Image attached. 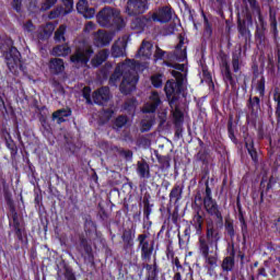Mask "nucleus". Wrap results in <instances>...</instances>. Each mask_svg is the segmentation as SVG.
Instances as JSON below:
<instances>
[{
    "label": "nucleus",
    "instance_id": "34",
    "mask_svg": "<svg viewBox=\"0 0 280 280\" xmlns=\"http://www.w3.org/2000/svg\"><path fill=\"white\" fill-rule=\"evenodd\" d=\"M269 25L273 38H277L279 36V23L277 22V11L272 7H269Z\"/></svg>",
    "mask_w": 280,
    "mask_h": 280
},
{
    "label": "nucleus",
    "instance_id": "64",
    "mask_svg": "<svg viewBox=\"0 0 280 280\" xmlns=\"http://www.w3.org/2000/svg\"><path fill=\"white\" fill-rule=\"evenodd\" d=\"M82 15L84 19H93L95 16V8H86L85 11H83Z\"/></svg>",
    "mask_w": 280,
    "mask_h": 280
},
{
    "label": "nucleus",
    "instance_id": "18",
    "mask_svg": "<svg viewBox=\"0 0 280 280\" xmlns=\"http://www.w3.org/2000/svg\"><path fill=\"white\" fill-rule=\"evenodd\" d=\"M1 132L5 143V148L9 149L11 159L12 161H14L19 155V147L16 145V142H14V139H12V135H10V131H8V129L3 128Z\"/></svg>",
    "mask_w": 280,
    "mask_h": 280
},
{
    "label": "nucleus",
    "instance_id": "37",
    "mask_svg": "<svg viewBox=\"0 0 280 280\" xmlns=\"http://www.w3.org/2000/svg\"><path fill=\"white\" fill-rule=\"evenodd\" d=\"M190 224L194 226L196 235H202V225L205 224V219L202 218V214H200L199 210L192 215Z\"/></svg>",
    "mask_w": 280,
    "mask_h": 280
},
{
    "label": "nucleus",
    "instance_id": "49",
    "mask_svg": "<svg viewBox=\"0 0 280 280\" xmlns=\"http://www.w3.org/2000/svg\"><path fill=\"white\" fill-rule=\"evenodd\" d=\"M273 102L276 103V119L278 121V124H280V92L279 91H275L273 92Z\"/></svg>",
    "mask_w": 280,
    "mask_h": 280
},
{
    "label": "nucleus",
    "instance_id": "40",
    "mask_svg": "<svg viewBox=\"0 0 280 280\" xmlns=\"http://www.w3.org/2000/svg\"><path fill=\"white\" fill-rule=\"evenodd\" d=\"M68 54H71V48L67 44L55 46L51 51V56L57 58H67Z\"/></svg>",
    "mask_w": 280,
    "mask_h": 280
},
{
    "label": "nucleus",
    "instance_id": "46",
    "mask_svg": "<svg viewBox=\"0 0 280 280\" xmlns=\"http://www.w3.org/2000/svg\"><path fill=\"white\" fill-rule=\"evenodd\" d=\"M153 89H163V74L156 73L150 77Z\"/></svg>",
    "mask_w": 280,
    "mask_h": 280
},
{
    "label": "nucleus",
    "instance_id": "38",
    "mask_svg": "<svg viewBox=\"0 0 280 280\" xmlns=\"http://www.w3.org/2000/svg\"><path fill=\"white\" fill-rule=\"evenodd\" d=\"M79 246L84 250L89 261H94L95 256L93 255V246L91 245V243H89V240H86V237H80Z\"/></svg>",
    "mask_w": 280,
    "mask_h": 280
},
{
    "label": "nucleus",
    "instance_id": "43",
    "mask_svg": "<svg viewBox=\"0 0 280 280\" xmlns=\"http://www.w3.org/2000/svg\"><path fill=\"white\" fill-rule=\"evenodd\" d=\"M138 105L139 101H137L136 97H130L125 101L122 108L126 110V113H128V115H135Z\"/></svg>",
    "mask_w": 280,
    "mask_h": 280
},
{
    "label": "nucleus",
    "instance_id": "56",
    "mask_svg": "<svg viewBox=\"0 0 280 280\" xmlns=\"http://www.w3.org/2000/svg\"><path fill=\"white\" fill-rule=\"evenodd\" d=\"M82 96L85 98L86 104L92 106L93 100L91 98V86H84L83 88Z\"/></svg>",
    "mask_w": 280,
    "mask_h": 280
},
{
    "label": "nucleus",
    "instance_id": "47",
    "mask_svg": "<svg viewBox=\"0 0 280 280\" xmlns=\"http://www.w3.org/2000/svg\"><path fill=\"white\" fill-rule=\"evenodd\" d=\"M223 226L225 229V233L230 236V240H234L235 238V225L233 224V221L226 220L224 222V219H223Z\"/></svg>",
    "mask_w": 280,
    "mask_h": 280
},
{
    "label": "nucleus",
    "instance_id": "13",
    "mask_svg": "<svg viewBox=\"0 0 280 280\" xmlns=\"http://www.w3.org/2000/svg\"><path fill=\"white\" fill-rule=\"evenodd\" d=\"M221 75L225 86L237 89V79H235V74L231 71V63L226 59H222L221 61Z\"/></svg>",
    "mask_w": 280,
    "mask_h": 280
},
{
    "label": "nucleus",
    "instance_id": "57",
    "mask_svg": "<svg viewBox=\"0 0 280 280\" xmlns=\"http://www.w3.org/2000/svg\"><path fill=\"white\" fill-rule=\"evenodd\" d=\"M201 71L205 82H213V77L211 75V72H209V67L201 66Z\"/></svg>",
    "mask_w": 280,
    "mask_h": 280
},
{
    "label": "nucleus",
    "instance_id": "2",
    "mask_svg": "<svg viewBox=\"0 0 280 280\" xmlns=\"http://www.w3.org/2000/svg\"><path fill=\"white\" fill-rule=\"evenodd\" d=\"M172 69L171 75H173L174 79L167 80L164 85V92L166 95V98L168 100L170 106L173 104H176L178 100H180V95H183V92L185 91V81L187 80V71L185 70L184 63H172L170 65Z\"/></svg>",
    "mask_w": 280,
    "mask_h": 280
},
{
    "label": "nucleus",
    "instance_id": "54",
    "mask_svg": "<svg viewBox=\"0 0 280 280\" xmlns=\"http://www.w3.org/2000/svg\"><path fill=\"white\" fill-rule=\"evenodd\" d=\"M173 117H174L175 128H178V126H183L185 115L179 109L175 110V113L173 114Z\"/></svg>",
    "mask_w": 280,
    "mask_h": 280
},
{
    "label": "nucleus",
    "instance_id": "62",
    "mask_svg": "<svg viewBox=\"0 0 280 280\" xmlns=\"http://www.w3.org/2000/svg\"><path fill=\"white\" fill-rule=\"evenodd\" d=\"M145 48L148 49V51H150V43L144 40V42H142V44L138 50V56H142V57L148 56V52H145Z\"/></svg>",
    "mask_w": 280,
    "mask_h": 280
},
{
    "label": "nucleus",
    "instance_id": "26",
    "mask_svg": "<svg viewBox=\"0 0 280 280\" xmlns=\"http://www.w3.org/2000/svg\"><path fill=\"white\" fill-rule=\"evenodd\" d=\"M63 270V271H62ZM57 273V280H78L73 267L69 264H63V269Z\"/></svg>",
    "mask_w": 280,
    "mask_h": 280
},
{
    "label": "nucleus",
    "instance_id": "53",
    "mask_svg": "<svg viewBox=\"0 0 280 280\" xmlns=\"http://www.w3.org/2000/svg\"><path fill=\"white\" fill-rule=\"evenodd\" d=\"M97 229V225L95 222H93V219H91V215H89L84 221V231L85 233H93V230Z\"/></svg>",
    "mask_w": 280,
    "mask_h": 280
},
{
    "label": "nucleus",
    "instance_id": "8",
    "mask_svg": "<svg viewBox=\"0 0 280 280\" xmlns=\"http://www.w3.org/2000/svg\"><path fill=\"white\" fill-rule=\"evenodd\" d=\"M7 67L13 75H19V70L23 71V61H21V51L14 46L9 48L4 55Z\"/></svg>",
    "mask_w": 280,
    "mask_h": 280
},
{
    "label": "nucleus",
    "instance_id": "44",
    "mask_svg": "<svg viewBox=\"0 0 280 280\" xmlns=\"http://www.w3.org/2000/svg\"><path fill=\"white\" fill-rule=\"evenodd\" d=\"M158 159V163L162 166L163 170H170L171 167V162H172V156L171 155H161L159 153L155 154Z\"/></svg>",
    "mask_w": 280,
    "mask_h": 280
},
{
    "label": "nucleus",
    "instance_id": "51",
    "mask_svg": "<svg viewBox=\"0 0 280 280\" xmlns=\"http://www.w3.org/2000/svg\"><path fill=\"white\" fill-rule=\"evenodd\" d=\"M13 233L18 240V242H21L23 244V242H25V240H27V230L25 228H20L18 230H13Z\"/></svg>",
    "mask_w": 280,
    "mask_h": 280
},
{
    "label": "nucleus",
    "instance_id": "1",
    "mask_svg": "<svg viewBox=\"0 0 280 280\" xmlns=\"http://www.w3.org/2000/svg\"><path fill=\"white\" fill-rule=\"evenodd\" d=\"M223 229L224 221L208 219L206 220V233L198 237L199 255L210 268H215L218 266V254L213 253L211 248L218 250V246L220 245V242H222Z\"/></svg>",
    "mask_w": 280,
    "mask_h": 280
},
{
    "label": "nucleus",
    "instance_id": "55",
    "mask_svg": "<svg viewBox=\"0 0 280 280\" xmlns=\"http://www.w3.org/2000/svg\"><path fill=\"white\" fill-rule=\"evenodd\" d=\"M126 124H128V116H125V115H120V116L116 117V119L114 121V126L116 128H124V126H126Z\"/></svg>",
    "mask_w": 280,
    "mask_h": 280
},
{
    "label": "nucleus",
    "instance_id": "36",
    "mask_svg": "<svg viewBox=\"0 0 280 280\" xmlns=\"http://www.w3.org/2000/svg\"><path fill=\"white\" fill-rule=\"evenodd\" d=\"M71 115H73V110H71V107L61 108L52 113V119H57L58 124H65V121H67L65 117H71Z\"/></svg>",
    "mask_w": 280,
    "mask_h": 280
},
{
    "label": "nucleus",
    "instance_id": "63",
    "mask_svg": "<svg viewBox=\"0 0 280 280\" xmlns=\"http://www.w3.org/2000/svg\"><path fill=\"white\" fill-rule=\"evenodd\" d=\"M152 207H154V205H147V206H143V217H144V220H150V215L152 214Z\"/></svg>",
    "mask_w": 280,
    "mask_h": 280
},
{
    "label": "nucleus",
    "instance_id": "17",
    "mask_svg": "<svg viewBox=\"0 0 280 280\" xmlns=\"http://www.w3.org/2000/svg\"><path fill=\"white\" fill-rule=\"evenodd\" d=\"M92 100L97 106H104L110 100V89L108 86H102L92 94Z\"/></svg>",
    "mask_w": 280,
    "mask_h": 280
},
{
    "label": "nucleus",
    "instance_id": "9",
    "mask_svg": "<svg viewBox=\"0 0 280 280\" xmlns=\"http://www.w3.org/2000/svg\"><path fill=\"white\" fill-rule=\"evenodd\" d=\"M138 250L142 261H150L154 253V241L148 240V234H139L137 237Z\"/></svg>",
    "mask_w": 280,
    "mask_h": 280
},
{
    "label": "nucleus",
    "instance_id": "12",
    "mask_svg": "<svg viewBox=\"0 0 280 280\" xmlns=\"http://www.w3.org/2000/svg\"><path fill=\"white\" fill-rule=\"evenodd\" d=\"M150 0H127L126 14L128 16H139L150 10Z\"/></svg>",
    "mask_w": 280,
    "mask_h": 280
},
{
    "label": "nucleus",
    "instance_id": "42",
    "mask_svg": "<svg viewBox=\"0 0 280 280\" xmlns=\"http://www.w3.org/2000/svg\"><path fill=\"white\" fill-rule=\"evenodd\" d=\"M236 128L237 127L233 125V115H230L228 119V137L230 141H232V143H234L235 145L240 143V141L237 140V137L235 136Z\"/></svg>",
    "mask_w": 280,
    "mask_h": 280
},
{
    "label": "nucleus",
    "instance_id": "7",
    "mask_svg": "<svg viewBox=\"0 0 280 280\" xmlns=\"http://www.w3.org/2000/svg\"><path fill=\"white\" fill-rule=\"evenodd\" d=\"M93 54H95L93 46L86 40H81L75 46L74 52L70 56V62L75 65V67H86L91 62Z\"/></svg>",
    "mask_w": 280,
    "mask_h": 280
},
{
    "label": "nucleus",
    "instance_id": "22",
    "mask_svg": "<svg viewBox=\"0 0 280 280\" xmlns=\"http://www.w3.org/2000/svg\"><path fill=\"white\" fill-rule=\"evenodd\" d=\"M0 194L3 195V198L8 207L14 206V199L12 198V190H10V184L4 177H0Z\"/></svg>",
    "mask_w": 280,
    "mask_h": 280
},
{
    "label": "nucleus",
    "instance_id": "27",
    "mask_svg": "<svg viewBox=\"0 0 280 280\" xmlns=\"http://www.w3.org/2000/svg\"><path fill=\"white\" fill-rule=\"evenodd\" d=\"M137 174L139 178L149 179L152 178V174L150 173V164L145 160H141L137 162Z\"/></svg>",
    "mask_w": 280,
    "mask_h": 280
},
{
    "label": "nucleus",
    "instance_id": "35",
    "mask_svg": "<svg viewBox=\"0 0 280 280\" xmlns=\"http://www.w3.org/2000/svg\"><path fill=\"white\" fill-rule=\"evenodd\" d=\"M94 44L96 47H106V45L110 44V35L104 31H97L94 36Z\"/></svg>",
    "mask_w": 280,
    "mask_h": 280
},
{
    "label": "nucleus",
    "instance_id": "16",
    "mask_svg": "<svg viewBox=\"0 0 280 280\" xmlns=\"http://www.w3.org/2000/svg\"><path fill=\"white\" fill-rule=\"evenodd\" d=\"M244 143H245V150H247V153L249 154L253 164L259 165V153L257 152V149L255 148V139L250 135L244 136Z\"/></svg>",
    "mask_w": 280,
    "mask_h": 280
},
{
    "label": "nucleus",
    "instance_id": "3",
    "mask_svg": "<svg viewBox=\"0 0 280 280\" xmlns=\"http://www.w3.org/2000/svg\"><path fill=\"white\" fill-rule=\"evenodd\" d=\"M119 82H121L119 86L120 93H122V95H130V93L137 89L139 75H137L130 66L120 63L115 68L114 73L109 77V84L112 86H117V83Z\"/></svg>",
    "mask_w": 280,
    "mask_h": 280
},
{
    "label": "nucleus",
    "instance_id": "19",
    "mask_svg": "<svg viewBox=\"0 0 280 280\" xmlns=\"http://www.w3.org/2000/svg\"><path fill=\"white\" fill-rule=\"evenodd\" d=\"M236 208L238 210V222H241L243 244H246V240L248 237V223H246V219L244 218V211L242 210V201L240 200V196L236 198Z\"/></svg>",
    "mask_w": 280,
    "mask_h": 280
},
{
    "label": "nucleus",
    "instance_id": "60",
    "mask_svg": "<svg viewBox=\"0 0 280 280\" xmlns=\"http://www.w3.org/2000/svg\"><path fill=\"white\" fill-rule=\"evenodd\" d=\"M97 215L102 220V222H106L108 220V212H106V209L103 207L102 203H98V213Z\"/></svg>",
    "mask_w": 280,
    "mask_h": 280
},
{
    "label": "nucleus",
    "instance_id": "59",
    "mask_svg": "<svg viewBox=\"0 0 280 280\" xmlns=\"http://www.w3.org/2000/svg\"><path fill=\"white\" fill-rule=\"evenodd\" d=\"M112 56L114 58H121V56H124V48H121L120 46H118L117 44H115L112 47Z\"/></svg>",
    "mask_w": 280,
    "mask_h": 280
},
{
    "label": "nucleus",
    "instance_id": "10",
    "mask_svg": "<svg viewBox=\"0 0 280 280\" xmlns=\"http://www.w3.org/2000/svg\"><path fill=\"white\" fill-rule=\"evenodd\" d=\"M250 27H253V13L247 11L244 14V18H237V32L238 36L248 43L250 38H253V34L250 33Z\"/></svg>",
    "mask_w": 280,
    "mask_h": 280
},
{
    "label": "nucleus",
    "instance_id": "39",
    "mask_svg": "<svg viewBox=\"0 0 280 280\" xmlns=\"http://www.w3.org/2000/svg\"><path fill=\"white\" fill-rule=\"evenodd\" d=\"M201 16L203 19V38L210 40L211 36H213V23L209 21L205 11H201Z\"/></svg>",
    "mask_w": 280,
    "mask_h": 280
},
{
    "label": "nucleus",
    "instance_id": "58",
    "mask_svg": "<svg viewBox=\"0 0 280 280\" xmlns=\"http://www.w3.org/2000/svg\"><path fill=\"white\" fill-rule=\"evenodd\" d=\"M89 8V1L86 0H80L77 3V12H79V14H83V12H86Z\"/></svg>",
    "mask_w": 280,
    "mask_h": 280
},
{
    "label": "nucleus",
    "instance_id": "31",
    "mask_svg": "<svg viewBox=\"0 0 280 280\" xmlns=\"http://www.w3.org/2000/svg\"><path fill=\"white\" fill-rule=\"evenodd\" d=\"M185 189L184 185L175 184L168 195L170 202H174V205H178L180 200H183V190Z\"/></svg>",
    "mask_w": 280,
    "mask_h": 280
},
{
    "label": "nucleus",
    "instance_id": "28",
    "mask_svg": "<svg viewBox=\"0 0 280 280\" xmlns=\"http://www.w3.org/2000/svg\"><path fill=\"white\" fill-rule=\"evenodd\" d=\"M277 185V178L270 176L269 180L262 177L260 180V202H264V194H268L269 189H272Z\"/></svg>",
    "mask_w": 280,
    "mask_h": 280
},
{
    "label": "nucleus",
    "instance_id": "15",
    "mask_svg": "<svg viewBox=\"0 0 280 280\" xmlns=\"http://www.w3.org/2000/svg\"><path fill=\"white\" fill-rule=\"evenodd\" d=\"M150 23H152L150 13H148L147 15L136 16L131 20L130 30H133L138 34H141V32H144L145 27H148Z\"/></svg>",
    "mask_w": 280,
    "mask_h": 280
},
{
    "label": "nucleus",
    "instance_id": "6",
    "mask_svg": "<svg viewBox=\"0 0 280 280\" xmlns=\"http://www.w3.org/2000/svg\"><path fill=\"white\" fill-rule=\"evenodd\" d=\"M205 196H203V209L210 218L214 219V222H224V215H222V207L218 205V200L213 199V192L209 186V178L205 182Z\"/></svg>",
    "mask_w": 280,
    "mask_h": 280
},
{
    "label": "nucleus",
    "instance_id": "25",
    "mask_svg": "<svg viewBox=\"0 0 280 280\" xmlns=\"http://www.w3.org/2000/svg\"><path fill=\"white\" fill-rule=\"evenodd\" d=\"M48 69L52 75H60L65 71V60L60 58H51L48 63Z\"/></svg>",
    "mask_w": 280,
    "mask_h": 280
},
{
    "label": "nucleus",
    "instance_id": "48",
    "mask_svg": "<svg viewBox=\"0 0 280 280\" xmlns=\"http://www.w3.org/2000/svg\"><path fill=\"white\" fill-rule=\"evenodd\" d=\"M171 262L173 266L174 275H177V272H179V275H183V272H185V267H183L178 257L173 258Z\"/></svg>",
    "mask_w": 280,
    "mask_h": 280
},
{
    "label": "nucleus",
    "instance_id": "30",
    "mask_svg": "<svg viewBox=\"0 0 280 280\" xmlns=\"http://www.w3.org/2000/svg\"><path fill=\"white\" fill-rule=\"evenodd\" d=\"M39 122L42 126V135L45 137V139H50L54 137V129L51 128V124H49V120L47 119V116L40 114L39 115Z\"/></svg>",
    "mask_w": 280,
    "mask_h": 280
},
{
    "label": "nucleus",
    "instance_id": "23",
    "mask_svg": "<svg viewBox=\"0 0 280 280\" xmlns=\"http://www.w3.org/2000/svg\"><path fill=\"white\" fill-rule=\"evenodd\" d=\"M142 268L145 270V280H159V273L161 269L159 268V264H156V259L153 260V264L150 265L148 262L142 264Z\"/></svg>",
    "mask_w": 280,
    "mask_h": 280
},
{
    "label": "nucleus",
    "instance_id": "14",
    "mask_svg": "<svg viewBox=\"0 0 280 280\" xmlns=\"http://www.w3.org/2000/svg\"><path fill=\"white\" fill-rule=\"evenodd\" d=\"M252 82L255 84V91L259 97H266V77L264 70L254 71Z\"/></svg>",
    "mask_w": 280,
    "mask_h": 280
},
{
    "label": "nucleus",
    "instance_id": "52",
    "mask_svg": "<svg viewBox=\"0 0 280 280\" xmlns=\"http://www.w3.org/2000/svg\"><path fill=\"white\" fill-rule=\"evenodd\" d=\"M197 161L202 163V165H209V150L205 149L203 151H199L197 153Z\"/></svg>",
    "mask_w": 280,
    "mask_h": 280
},
{
    "label": "nucleus",
    "instance_id": "11",
    "mask_svg": "<svg viewBox=\"0 0 280 280\" xmlns=\"http://www.w3.org/2000/svg\"><path fill=\"white\" fill-rule=\"evenodd\" d=\"M174 16V9L170 5H163L153 12H149V18L151 19V23H161L162 25L165 23H170Z\"/></svg>",
    "mask_w": 280,
    "mask_h": 280
},
{
    "label": "nucleus",
    "instance_id": "41",
    "mask_svg": "<svg viewBox=\"0 0 280 280\" xmlns=\"http://www.w3.org/2000/svg\"><path fill=\"white\" fill-rule=\"evenodd\" d=\"M107 60H108V50L104 49L98 51V54H96L94 58H92L91 65L92 67H101V65H104V62H106Z\"/></svg>",
    "mask_w": 280,
    "mask_h": 280
},
{
    "label": "nucleus",
    "instance_id": "21",
    "mask_svg": "<svg viewBox=\"0 0 280 280\" xmlns=\"http://www.w3.org/2000/svg\"><path fill=\"white\" fill-rule=\"evenodd\" d=\"M178 40V44L175 46L174 56L178 62H185V60H187V46H185V35L179 34Z\"/></svg>",
    "mask_w": 280,
    "mask_h": 280
},
{
    "label": "nucleus",
    "instance_id": "24",
    "mask_svg": "<svg viewBox=\"0 0 280 280\" xmlns=\"http://www.w3.org/2000/svg\"><path fill=\"white\" fill-rule=\"evenodd\" d=\"M231 67L233 73H242V68L244 67V58L242 57V49L232 52Z\"/></svg>",
    "mask_w": 280,
    "mask_h": 280
},
{
    "label": "nucleus",
    "instance_id": "32",
    "mask_svg": "<svg viewBox=\"0 0 280 280\" xmlns=\"http://www.w3.org/2000/svg\"><path fill=\"white\" fill-rule=\"evenodd\" d=\"M246 106L252 115H259V110H261V98L259 96H249Z\"/></svg>",
    "mask_w": 280,
    "mask_h": 280
},
{
    "label": "nucleus",
    "instance_id": "33",
    "mask_svg": "<svg viewBox=\"0 0 280 280\" xmlns=\"http://www.w3.org/2000/svg\"><path fill=\"white\" fill-rule=\"evenodd\" d=\"M149 100L151 103L147 104L145 113H156V108L161 106V96L159 95V92H151Z\"/></svg>",
    "mask_w": 280,
    "mask_h": 280
},
{
    "label": "nucleus",
    "instance_id": "29",
    "mask_svg": "<svg viewBox=\"0 0 280 280\" xmlns=\"http://www.w3.org/2000/svg\"><path fill=\"white\" fill-rule=\"evenodd\" d=\"M121 240L124 242V250H130L135 246V231L132 229L124 230Z\"/></svg>",
    "mask_w": 280,
    "mask_h": 280
},
{
    "label": "nucleus",
    "instance_id": "5",
    "mask_svg": "<svg viewBox=\"0 0 280 280\" xmlns=\"http://www.w3.org/2000/svg\"><path fill=\"white\" fill-rule=\"evenodd\" d=\"M249 5V10H252V14H256L258 18V24L256 25L255 38L258 45H266V34L268 32V22L264 18V13H261V5L258 0H247Z\"/></svg>",
    "mask_w": 280,
    "mask_h": 280
},
{
    "label": "nucleus",
    "instance_id": "4",
    "mask_svg": "<svg viewBox=\"0 0 280 280\" xmlns=\"http://www.w3.org/2000/svg\"><path fill=\"white\" fill-rule=\"evenodd\" d=\"M96 21L101 27H107L112 30H117V32L126 27V20L119 15V12L110 7L103 8L96 14Z\"/></svg>",
    "mask_w": 280,
    "mask_h": 280
},
{
    "label": "nucleus",
    "instance_id": "20",
    "mask_svg": "<svg viewBox=\"0 0 280 280\" xmlns=\"http://www.w3.org/2000/svg\"><path fill=\"white\" fill-rule=\"evenodd\" d=\"M9 211L12 220L9 225L11 226L12 231H16L18 229H24L25 220H23V218L16 211V206H9Z\"/></svg>",
    "mask_w": 280,
    "mask_h": 280
},
{
    "label": "nucleus",
    "instance_id": "45",
    "mask_svg": "<svg viewBox=\"0 0 280 280\" xmlns=\"http://www.w3.org/2000/svg\"><path fill=\"white\" fill-rule=\"evenodd\" d=\"M221 268L223 272H233V268H235V259L224 257L221 264Z\"/></svg>",
    "mask_w": 280,
    "mask_h": 280
},
{
    "label": "nucleus",
    "instance_id": "50",
    "mask_svg": "<svg viewBox=\"0 0 280 280\" xmlns=\"http://www.w3.org/2000/svg\"><path fill=\"white\" fill-rule=\"evenodd\" d=\"M67 33V26L60 25L59 28L55 32V40L56 43H61V40H67L65 38V34Z\"/></svg>",
    "mask_w": 280,
    "mask_h": 280
},
{
    "label": "nucleus",
    "instance_id": "61",
    "mask_svg": "<svg viewBox=\"0 0 280 280\" xmlns=\"http://www.w3.org/2000/svg\"><path fill=\"white\" fill-rule=\"evenodd\" d=\"M56 3H58V0H45V2L42 3V10L47 12V10H51Z\"/></svg>",
    "mask_w": 280,
    "mask_h": 280
}]
</instances>
